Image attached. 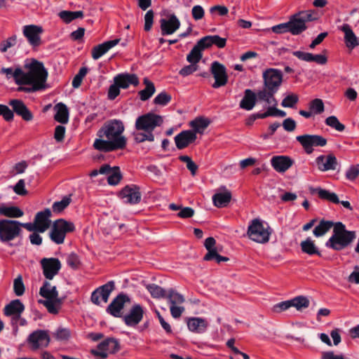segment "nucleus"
<instances>
[{"instance_id":"f257e3e1","label":"nucleus","mask_w":359,"mask_h":359,"mask_svg":"<svg viewBox=\"0 0 359 359\" xmlns=\"http://www.w3.org/2000/svg\"><path fill=\"white\" fill-rule=\"evenodd\" d=\"M124 130L123 123L119 119L106 121L97 132L93 148L104 152L124 149L127 144V140L123 135Z\"/></svg>"},{"instance_id":"f03ea898","label":"nucleus","mask_w":359,"mask_h":359,"mask_svg":"<svg viewBox=\"0 0 359 359\" xmlns=\"http://www.w3.org/2000/svg\"><path fill=\"white\" fill-rule=\"evenodd\" d=\"M48 77V72L43 64L35 59L26 60L24 69L21 68L20 86L19 91L32 93L44 89Z\"/></svg>"},{"instance_id":"7ed1b4c3","label":"nucleus","mask_w":359,"mask_h":359,"mask_svg":"<svg viewBox=\"0 0 359 359\" xmlns=\"http://www.w3.org/2000/svg\"><path fill=\"white\" fill-rule=\"evenodd\" d=\"M163 123V118L154 113H147L138 116L135 123V130L133 133L135 142L137 143L145 141L154 142L155 138L153 132Z\"/></svg>"},{"instance_id":"20e7f679","label":"nucleus","mask_w":359,"mask_h":359,"mask_svg":"<svg viewBox=\"0 0 359 359\" xmlns=\"http://www.w3.org/2000/svg\"><path fill=\"white\" fill-rule=\"evenodd\" d=\"M355 238V231H347L341 222L334 226L333 234L325 243L326 247L341 250L348 245Z\"/></svg>"},{"instance_id":"39448f33","label":"nucleus","mask_w":359,"mask_h":359,"mask_svg":"<svg viewBox=\"0 0 359 359\" xmlns=\"http://www.w3.org/2000/svg\"><path fill=\"white\" fill-rule=\"evenodd\" d=\"M39 294L44 299H39V303L43 304L50 313H58L61 307V301L56 287L46 281L40 288Z\"/></svg>"},{"instance_id":"423d86ee","label":"nucleus","mask_w":359,"mask_h":359,"mask_svg":"<svg viewBox=\"0 0 359 359\" xmlns=\"http://www.w3.org/2000/svg\"><path fill=\"white\" fill-rule=\"evenodd\" d=\"M271 233L269 224L262 219L256 218L249 223L247 234L248 238L259 243H267Z\"/></svg>"},{"instance_id":"0eeeda50","label":"nucleus","mask_w":359,"mask_h":359,"mask_svg":"<svg viewBox=\"0 0 359 359\" xmlns=\"http://www.w3.org/2000/svg\"><path fill=\"white\" fill-rule=\"evenodd\" d=\"M22 235L21 222L8 219H0V241L3 243L15 241Z\"/></svg>"},{"instance_id":"6e6552de","label":"nucleus","mask_w":359,"mask_h":359,"mask_svg":"<svg viewBox=\"0 0 359 359\" xmlns=\"http://www.w3.org/2000/svg\"><path fill=\"white\" fill-rule=\"evenodd\" d=\"M316 20L312 11H303L293 15L290 20L289 32L293 35L301 34L306 29V23Z\"/></svg>"},{"instance_id":"1a4fd4ad","label":"nucleus","mask_w":359,"mask_h":359,"mask_svg":"<svg viewBox=\"0 0 359 359\" xmlns=\"http://www.w3.org/2000/svg\"><path fill=\"white\" fill-rule=\"evenodd\" d=\"M74 229L75 226L72 222L62 219H57L53 224L50 238L55 243L62 244L64 243L66 234L72 232Z\"/></svg>"},{"instance_id":"9d476101","label":"nucleus","mask_w":359,"mask_h":359,"mask_svg":"<svg viewBox=\"0 0 359 359\" xmlns=\"http://www.w3.org/2000/svg\"><path fill=\"white\" fill-rule=\"evenodd\" d=\"M262 77L265 88L278 91L283 82V74L280 69L269 68L263 72Z\"/></svg>"},{"instance_id":"9b49d317","label":"nucleus","mask_w":359,"mask_h":359,"mask_svg":"<svg viewBox=\"0 0 359 359\" xmlns=\"http://www.w3.org/2000/svg\"><path fill=\"white\" fill-rule=\"evenodd\" d=\"M120 349L119 343L117 339L107 338L100 342L95 348L90 350V353L95 356L107 358L109 354H114Z\"/></svg>"},{"instance_id":"f8f14e48","label":"nucleus","mask_w":359,"mask_h":359,"mask_svg":"<svg viewBox=\"0 0 359 359\" xmlns=\"http://www.w3.org/2000/svg\"><path fill=\"white\" fill-rule=\"evenodd\" d=\"M99 174L107 175L108 184L113 186L117 185L122 178L119 168H112L108 164H104L99 169L92 170L89 175L90 177H95Z\"/></svg>"},{"instance_id":"ddd939ff","label":"nucleus","mask_w":359,"mask_h":359,"mask_svg":"<svg viewBox=\"0 0 359 359\" xmlns=\"http://www.w3.org/2000/svg\"><path fill=\"white\" fill-rule=\"evenodd\" d=\"M307 154L312 153L313 147H324L327 144V140L318 135H303L296 137Z\"/></svg>"},{"instance_id":"4468645a","label":"nucleus","mask_w":359,"mask_h":359,"mask_svg":"<svg viewBox=\"0 0 359 359\" xmlns=\"http://www.w3.org/2000/svg\"><path fill=\"white\" fill-rule=\"evenodd\" d=\"M119 197L124 203L135 205L140 202L142 194L139 187L135 184H130L121 189Z\"/></svg>"},{"instance_id":"2eb2a0df","label":"nucleus","mask_w":359,"mask_h":359,"mask_svg":"<svg viewBox=\"0 0 359 359\" xmlns=\"http://www.w3.org/2000/svg\"><path fill=\"white\" fill-rule=\"evenodd\" d=\"M114 287V282L111 280L97 288L92 292L90 297L92 302L96 305H100L102 302L107 303Z\"/></svg>"},{"instance_id":"dca6fc26","label":"nucleus","mask_w":359,"mask_h":359,"mask_svg":"<svg viewBox=\"0 0 359 359\" xmlns=\"http://www.w3.org/2000/svg\"><path fill=\"white\" fill-rule=\"evenodd\" d=\"M210 72L215 79L212 88H218L226 84L228 75L226 69L223 65L217 61L213 62L211 65Z\"/></svg>"},{"instance_id":"f3484780","label":"nucleus","mask_w":359,"mask_h":359,"mask_svg":"<svg viewBox=\"0 0 359 359\" xmlns=\"http://www.w3.org/2000/svg\"><path fill=\"white\" fill-rule=\"evenodd\" d=\"M41 265L44 276L49 280L53 279L61 269V263L57 258H43Z\"/></svg>"},{"instance_id":"a211bd4d","label":"nucleus","mask_w":359,"mask_h":359,"mask_svg":"<svg viewBox=\"0 0 359 359\" xmlns=\"http://www.w3.org/2000/svg\"><path fill=\"white\" fill-rule=\"evenodd\" d=\"M42 32V27L38 25H29L22 27L23 35L27 39L29 43L34 47L40 45Z\"/></svg>"},{"instance_id":"6ab92c4d","label":"nucleus","mask_w":359,"mask_h":359,"mask_svg":"<svg viewBox=\"0 0 359 359\" xmlns=\"http://www.w3.org/2000/svg\"><path fill=\"white\" fill-rule=\"evenodd\" d=\"M144 311L138 304H134L129 312L124 316L125 323L130 327L136 326L143 318Z\"/></svg>"},{"instance_id":"aec40b11","label":"nucleus","mask_w":359,"mask_h":359,"mask_svg":"<svg viewBox=\"0 0 359 359\" xmlns=\"http://www.w3.org/2000/svg\"><path fill=\"white\" fill-rule=\"evenodd\" d=\"M162 35H170L175 33L180 27V22L174 14L170 15L168 18L160 20Z\"/></svg>"},{"instance_id":"412c9836","label":"nucleus","mask_w":359,"mask_h":359,"mask_svg":"<svg viewBox=\"0 0 359 359\" xmlns=\"http://www.w3.org/2000/svg\"><path fill=\"white\" fill-rule=\"evenodd\" d=\"M28 341L33 349L46 347L50 342V337L46 331L36 330L29 334Z\"/></svg>"},{"instance_id":"4be33fe9","label":"nucleus","mask_w":359,"mask_h":359,"mask_svg":"<svg viewBox=\"0 0 359 359\" xmlns=\"http://www.w3.org/2000/svg\"><path fill=\"white\" fill-rule=\"evenodd\" d=\"M196 140L195 132L190 130H183L175 137V142L179 149H184Z\"/></svg>"},{"instance_id":"5701e85b","label":"nucleus","mask_w":359,"mask_h":359,"mask_svg":"<svg viewBox=\"0 0 359 359\" xmlns=\"http://www.w3.org/2000/svg\"><path fill=\"white\" fill-rule=\"evenodd\" d=\"M129 301L127 295L121 294L118 295L108 306L107 311L114 317H120L124 304Z\"/></svg>"},{"instance_id":"b1692460","label":"nucleus","mask_w":359,"mask_h":359,"mask_svg":"<svg viewBox=\"0 0 359 359\" xmlns=\"http://www.w3.org/2000/svg\"><path fill=\"white\" fill-rule=\"evenodd\" d=\"M339 29L344 32V42L349 50H353L359 46V39L348 24H343Z\"/></svg>"},{"instance_id":"393cba45","label":"nucleus","mask_w":359,"mask_h":359,"mask_svg":"<svg viewBox=\"0 0 359 359\" xmlns=\"http://www.w3.org/2000/svg\"><path fill=\"white\" fill-rule=\"evenodd\" d=\"M14 112L21 116L26 121H31L33 118L32 112L28 109L25 103L20 100H11L8 102Z\"/></svg>"},{"instance_id":"a878e982","label":"nucleus","mask_w":359,"mask_h":359,"mask_svg":"<svg viewBox=\"0 0 359 359\" xmlns=\"http://www.w3.org/2000/svg\"><path fill=\"white\" fill-rule=\"evenodd\" d=\"M198 43V46H201L203 50L211 47L212 45L219 48H222L226 46V39L222 38L218 35H208L201 38Z\"/></svg>"},{"instance_id":"bb28decb","label":"nucleus","mask_w":359,"mask_h":359,"mask_svg":"<svg viewBox=\"0 0 359 359\" xmlns=\"http://www.w3.org/2000/svg\"><path fill=\"white\" fill-rule=\"evenodd\" d=\"M316 162L319 170L322 171L334 170L337 166V158L332 154L319 156Z\"/></svg>"},{"instance_id":"cd10ccee","label":"nucleus","mask_w":359,"mask_h":359,"mask_svg":"<svg viewBox=\"0 0 359 359\" xmlns=\"http://www.w3.org/2000/svg\"><path fill=\"white\" fill-rule=\"evenodd\" d=\"M271 164L276 171L284 172L292 165L293 161L286 156H276L271 158Z\"/></svg>"},{"instance_id":"c85d7f7f","label":"nucleus","mask_w":359,"mask_h":359,"mask_svg":"<svg viewBox=\"0 0 359 359\" xmlns=\"http://www.w3.org/2000/svg\"><path fill=\"white\" fill-rule=\"evenodd\" d=\"M188 329L194 333H204L209 325L207 320L199 318L192 317L187 319V321Z\"/></svg>"},{"instance_id":"c756f323","label":"nucleus","mask_w":359,"mask_h":359,"mask_svg":"<svg viewBox=\"0 0 359 359\" xmlns=\"http://www.w3.org/2000/svg\"><path fill=\"white\" fill-rule=\"evenodd\" d=\"M50 216L51 212L48 208L45 209L43 211L39 212L36 215L34 221L38 227V232L43 233L48 229L50 224V220L49 219Z\"/></svg>"},{"instance_id":"7c9ffc66","label":"nucleus","mask_w":359,"mask_h":359,"mask_svg":"<svg viewBox=\"0 0 359 359\" xmlns=\"http://www.w3.org/2000/svg\"><path fill=\"white\" fill-rule=\"evenodd\" d=\"M114 81L123 89L128 88L130 85L137 86L139 83L137 76L133 74H119L114 77Z\"/></svg>"},{"instance_id":"2f4dec72","label":"nucleus","mask_w":359,"mask_h":359,"mask_svg":"<svg viewBox=\"0 0 359 359\" xmlns=\"http://www.w3.org/2000/svg\"><path fill=\"white\" fill-rule=\"evenodd\" d=\"M118 39L105 41L101 44L95 46L92 50V57L94 60H98L104 55L111 48L116 46L119 42Z\"/></svg>"},{"instance_id":"473e14b6","label":"nucleus","mask_w":359,"mask_h":359,"mask_svg":"<svg viewBox=\"0 0 359 359\" xmlns=\"http://www.w3.org/2000/svg\"><path fill=\"white\" fill-rule=\"evenodd\" d=\"M256 101V93L250 89H246L244 92V96L240 102L239 106L241 109L250 111L255 106Z\"/></svg>"},{"instance_id":"72a5a7b5","label":"nucleus","mask_w":359,"mask_h":359,"mask_svg":"<svg viewBox=\"0 0 359 359\" xmlns=\"http://www.w3.org/2000/svg\"><path fill=\"white\" fill-rule=\"evenodd\" d=\"M25 310V306L20 299L12 300L4 308V314L8 316H20Z\"/></svg>"},{"instance_id":"f704fd0d","label":"nucleus","mask_w":359,"mask_h":359,"mask_svg":"<svg viewBox=\"0 0 359 359\" xmlns=\"http://www.w3.org/2000/svg\"><path fill=\"white\" fill-rule=\"evenodd\" d=\"M231 199V194L228 190L217 192L212 196L213 204L217 208H224L227 206Z\"/></svg>"},{"instance_id":"c9c22d12","label":"nucleus","mask_w":359,"mask_h":359,"mask_svg":"<svg viewBox=\"0 0 359 359\" xmlns=\"http://www.w3.org/2000/svg\"><path fill=\"white\" fill-rule=\"evenodd\" d=\"M278 91L273 89L264 88L257 92V97L259 100L264 101L269 105H278V101L274 97V95Z\"/></svg>"},{"instance_id":"e433bc0d","label":"nucleus","mask_w":359,"mask_h":359,"mask_svg":"<svg viewBox=\"0 0 359 359\" xmlns=\"http://www.w3.org/2000/svg\"><path fill=\"white\" fill-rule=\"evenodd\" d=\"M54 110L55 111L54 116L55 121L61 123H67L68 122L69 110L65 104L62 102L57 104L54 107Z\"/></svg>"},{"instance_id":"4c0bfd02","label":"nucleus","mask_w":359,"mask_h":359,"mask_svg":"<svg viewBox=\"0 0 359 359\" xmlns=\"http://www.w3.org/2000/svg\"><path fill=\"white\" fill-rule=\"evenodd\" d=\"M0 74L5 76L6 79L9 80L13 79L15 83L20 86L21 67H3L0 70Z\"/></svg>"},{"instance_id":"58836bf2","label":"nucleus","mask_w":359,"mask_h":359,"mask_svg":"<svg viewBox=\"0 0 359 359\" xmlns=\"http://www.w3.org/2000/svg\"><path fill=\"white\" fill-rule=\"evenodd\" d=\"M23 215V211L16 206H9L6 205H0V215L12 218H19Z\"/></svg>"},{"instance_id":"ea45409f","label":"nucleus","mask_w":359,"mask_h":359,"mask_svg":"<svg viewBox=\"0 0 359 359\" xmlns=\"http://www.w3.org/2000/svg\"><path fill=\"white\" fill-rule=\"evenodd\" d=\"M209 124L210 121L207 118H197L191 121L189 123L190 126L192 128L191 130L195 132L196 135V133H203Z\"/></svg>"},{"instance_id":"a19ab883","label":"nucleus","mask_w":359,"mask_h":359,"mask_svg":"<svg viewBox=\"0 0 359 359\" xmlns=\"http://www.w3.org/2000/svg\"><path fill=\"white\" fill-rule=\"evenodd\" d=\"M334 223L330 221L321 220L320 223L314 228L313 233L316 237L324 236L333 226Z\"/></svg>"},{"instance_id":"79ce46f5","label":"nucleus","mask_w":359,"mask_h":359,"mask_svg":"<svg viewBox=\"0 0 359 359\" xmlns=\"http://www.w3.org/2000/svg\"><path fill=\"white\" fill-rule=\"evenodd\" d=\"M203 49L201 46H198V43L194 46L189 53L187 56V60L193 64L197 65L202 57V51Z\"/></svg>"},{"instance_id":"37998d69","label":"nucleus","mask_w":359,"mask_h":359,"mask_svg":"<svg viewBox=\"0 0 359 359\" xmlns=\"http://www.w3.org/2000/svg\"><path fill=\"white\" fill-rule=\"evenodd\" d=\"M144 83L146 86L145 88L139 93L140 99L143 101L147 100L151 97L155 92V87L154 83L148 79L145 78L144 79Z\"/></svg>"},{"instance_id":"c03bdc74","label":"nucleus","mask_w":359,"mask_h":359,"mask_svg":"<svg viewBox=\"0 0 359 359\" xmlns=\"http://www.w3.org/2000/svg\"><path fill=\"white\" fill-rule=\"evenodd\" d=\"M301 248L304 252L309 255H320V252L315 245L314 242L311 240V238H306L305 241L301 243Z\"/></svg>"},{"instance_id":"a18cd8bd","label":"nucleus","mask_w":359,"mask_h":359,"mask_svg":"<svg viewBox=\"0 0 359 359\" xmlns=\"http://www.w3.org/2000/svg\"><path fill=\"white\" fill-rule=\"evenodd\" d=\"M59 17L65 22L69 23L76 18H81L83 17V13L81 11H63L59 13Z\"/></svg>"},{"instance_id":"49530a36","label":"nucleus","mask_w":359,"mask_h":359,"mask_svg":"<svg viewBox=\"0 0 359 359\" xmlns=\"http://www.w3.org/2000/svg\"><path fill=\"white\" fill-rule=\"evenodd\" d=\"M309 109L314 116L321 114L325 111L324 102L321 99L316 98L309 103Z\"/></svg>"},{"instance_id":"de8ad7c7","label":"nucleus","mask_w":359,"mask_h":359,"mask_svg":"<svg viewBox=\"0 0 359 359\" xmlns=\"http://www.w3.org/2000/svg\"><path fill=\"white\" fill-rule=\"evenodd\" d=\"M292 307H294L297 311H302L309 306L310 301L307 297L297 296L291 299Z\"/></svg>"},{"instance_id":"09e8293b","label":"nucleus","mask_w":359,"mask_h":359,"mask_svg":"<svg viewBox=\"0 0 359 359\" xmlns=\"http://www.w3.org/2000/svg\"><path fill=\"white\" fill-rule=\"evenodd\" d=\"M165 297L167 298L170 305H180L185 301L183 295L172 289L168 293L166 292Z\"/></svg>"},{"instance_id":"8fccbe9b","label":"nucleus","mask_w":359,"mask_h":359,"mask_svg":"<svg viewBox=\"0 0 359 359\" xmlns=\"http://www.w3.org/2000/svg\"><path fill=\"white\" fill-rule=\"evenodd\" d=\"M314 191L316 192L318 196L322 199H326L336 204L339 203L337 195L333 192L320 188L316 189Z\"/></svg>"},{"instance_id":"3c124183","label":"nucleus","mask_w":359,"mask_h":359,"mask_svg":"<svg viewBox=\"0 0 359 359\" xmlns=\"http://www.w3.org/2000/svg\"><path fill=\"white\" fill-rule=\"evenodd\" d=\"M147 289L154 298H163L165 297L166 291L161 287L155 285L149 284L147 285Z\"/></svg>"},{"instance_id":"603ef678","label":"nucleus","mask_w":359,"mask_h":359,"mask_svg":"<svg viewBox=\"0 0 359 359\" xmlns=\"http://www.w3.org/2000/svg\"><path fill=\"white\" fill-rule=\"evenodd\" d=\"M325 123L327 126L331 127L332 128H334L337 131L342 132L345 129V126L340 123L339 119L335 116H328L325 121Z\"/></svg>"},{"instance_id":"864d4df0","label":"nucleus","mask_w":359,"mask_h":359,"mask_svg":"<svg viewBox=\"0 0 359 359\" xmlns=\"http://www.w3.org/2000/svg\"><path fill=\"white\" fill-rule=\"evenodd\" d=\"M299 102V97L297 95L290 93L287 95L281 102L283 107L293 108Z\"/></svg>"},{"instance_id":"5fc2aeb1","label":"nucleus","mask_w":359,"mask_h":359,"mask_svg":"<svg viewBox=\"0 0 359 359\" xmlns=\"http://www.w3.org/2000/svg\"><path fill=\"white\" fill-rule=\"evenodd\" d=\"M70 201V198L65 196L61 201L55 202L52 206L53 211L60 212L69 205Z\"/></svg>"},{"instance_id":"6e6d98bb","label":"nucleus","mask_w":359,"mask_h":359,"mask_svg":"<svg viewBox=\"0 0 359 359\" xmlns=\"http://www.w3.org/2000/svg\"><path fill=\"white\" fill-rule=\"evenodd\" d=\"M17 42V37L15 35H13L6 40L3 41L0 43V51L1 53H5L8 50V48L14 46Z\"/></svg>"},{"instance_id":"4d7b16f0","label":"nucleus","mask_w":359,"mask_h":359,"mask_svg":"<svg viewBox=\"0 0 359 359\" xmlns=\"http://www.w3.org/2000/svg\"><path fill=\"white\" fill-rule=\"evenodd\" d=\"M71 336L69 329L60 327L54 332V337L59 341L68 340Z\"/></svg>"},{"instance_id":"13d9d810","label":"nucleus","mask_w":359,"mask_h":359,"mask_svg":"<svg viewBox=\"0 0 359 359\" xmlns=\"http://www.w3.org/2000/svg\"><path fill=\"white\" fill-rule=\"evenodd\" d=\"M13 289L15 294L17 296H21L25 292V285L22 282V278L21 276H19L14 280L13 283Z\"/></svg>"},{"instance_id":"bf43d9fd","label":"nucleus","mask_w":359,"mask_h":359,"mask_svg":"<svg viewBox=\"0 0 359 359\" xmlns=\"http://www.w3.org/2000/svg\"><path fill=\"white\" fill-rule=\"evenodd\" d=\"M0 116H3L5 121H11L13 120V111L6 105L0 104Z\"/></svg>"},{"instance_id":"052dcab7","label":"nucleus","mask_w":359,"mask_h":359,"mask_svg":"<svg viewBox=\"0 0 359 359\" xmlns=\"http://www.w3.org/2000/svg\"><path fill=\"white\" fill-rule=\"evenodd\" d=\"M171 100L170 95L165 92L159 93L154 100L156 104L166 105Z\"/></svg>"},{"instance_id":"680f3d73","label":"nucleus","mask_w":359,"mask_h":359,"mask_svg":"<svg viewBox=\"0 0 359 359\" xmlns=\"http://www.w3.org/2000/svg\"><path fill=\"white\" fill-rule=\"evenodd\" d=\"M359 175V165L351 166L346 172V177L348 180L353 181Z\"/></svg>"},{"instance_id":"e2e57ef3","label":"nucleus","mask_w":359,"mask_h":359,"mask_svg":"<svg viewBox=\"0 0 359 359\" xmlns=\"http://www.w3.org/2000/svg\"><path fill=\"white\" fill-rule=\"evenodd\" d=\"M191 15L195 20H201L205 15L203 8L200 5L194 6L191 9Z\"/></svg>"},{"instance_id":"0e129e2a","label":"nucleus","mask_w":359,"mask_h":359,"mask_svg":"<svg viewBox=\"0 0 359 359\" xmlns=\"http://www.w3.org/2000/svg\"><path fill=\"white\" fill-rule=\"evenodd\" d=\"M292 307L291 299L279 302L273 306V311L280 313Z\"/></svg>"},{"instance_id":"69168bd1","label":"nucleus","mask_w":359,"mask_h":359,"mask_svg":"<svg viewBox=\"0 0 359 359\" xmlns=\"http://www.w3.org/2000/svg\"><path fill=\"white\" fill-rule=\"evenodd\" d=\"M154 21V12L152 10L148 11L144 15V27L145 31L148 32L151 29Z\"/></svg>"},{"instance_id":"338daca9","label":"nucleus","mask_w":359,"mask_h":359,"mask_svg":"<svg viewBox=\"0 0 359 359\" xmlns=\"http://www.w3.org/2000/svg\"><path fill=\"white\" fill-rule=\"evenodd\" d=\"M170 314L174 318H179L185 309L183 306L180 305H170Z\"/></svg>"},{"instance_id":"774afa93","label":"nucleus","mask_w":359,"mask_h":359,"mask_svg":"<svg viewBox=\"0 0 359 359\" xmlns=\"http://www.w3.org/2000/svg\"><path fill=\"white\" fill-rule=\"evenodd\" d=\"M198 65L191 63L180 69L179 74L182 76H187L197 70Z\"/></svg>"}]
</instances>
